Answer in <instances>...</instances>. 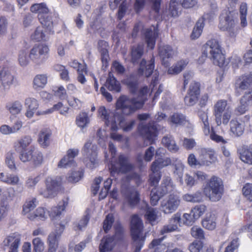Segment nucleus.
<instances>
[{
    "label": "nucleus",
    "mask_w": 252,
    "mask_h": 252,
    "mask_svg": "<svg viewBox=\"0 0 252 252\" xmlns=\"http://www.w3.org/2000/svg\"><path fill=\"white\" fill-rule=\"evenodd\" d=\"M149 91L147 87H144L140 89L139 96L137 98L129 97L126 95L121 96L117 102V108L121 109L125 115H129L134 113L142 107L145 100L144 96Z\"/></svg>",
    "instance_id": "nucleus-1"
},
{
    "label": "nucleus",
    "mask_w": 252,
    "mask_h": 252,
    "mask_svg": "<svg viewBox=\"0 0 252 252\" xmlns=\"http://www.w3.org/2000/svg\"><path fill=\"white\" fill-rule=\"evenodd\" d=\"M223 190V185L220 179L213 176L206 183L203 192L212 201H218L221 198Z\"/></svg>",
    "instance_id": "nucleus-2"
},
{
    "label": "nucleus",
    "mask_w": 252,
    "mask_h": 252,
    "mask_svg": "<svg viewBox=\"0 0 252 252\" xmlns=\"http://www.w3.org/2000/svg\"><path fill=\"white\" fill-rule=\"evenodd\" d=\"M236 23L233 12L228 9L222 11L220 17L219 28L221 30L226 32L229 36L235 37L238 32Z\"/></svg>",
    "instance_id": "nucleus-3"
},
{
    "label": "nucleus",
    "mask_w": 252,
    "mask_h": 252,
    "mask_svg": "<svg viewBox=\"0 0 252 252\" xmlns=\"http://www.w3.org/2000/svg\"><path fill=\"white\" fill-rule=\"evenodd\" d=\"M206 46L213 63L220 67L222 66L225 63V58L219 41L215 39L210 40L206 43Z\"/></svg>",
    "instance_id": "nucleus-4"
},
{
    "label": "nucleus",
    "mask_w": 252,
    "mask_h": 252,
    "mask_svg": "<svg viewBox=\"0 0 252 252\" xmlns=\"http://www.w3.org/2000/svg\"><path fill=\"white\" fill-rule=\"evenodd\" d=\"M49 52L48 46L44 44L34 45L31 50L29 58L36 65L43 64L47 60Z\"/></svg>",
    "instance_id": "nucleus-5"
},
{
    "label": "nucleus",
    "mask_w": 252,
    "mask_h": 252,
    "mask_svg": "<svg viewBox=\"0 0 252 252\" xmlns=\"http://www.w3.org/2000/svg\"><path fill=\"white\" fill-rule=\"evenodd\" d=\"M97 146L93 144L90 140L87 141L82 149L83 155L86 157L85 163L86 166L91 169L96 167L98 164L97 160Z\"/></svg>",
    "instance_id": "nucleus-6"
},
{
    "label": "nucleus",
    "mask_w": 252,
    "mask_h": 252,
    "mask_svg": "<svg viewBox=\"0 0 252 252\" xmlns=\"http://www.w3.org/2000/svg\"><path fill=\"white\" fill-rule=\"evenodd\" d=\"M64 228V224L63 221L55 225V229L49 233L47 237L48 252H56L59 245V241Z\"/></svg>",
    "instance_id": "nucleus-7"
},
{
    "label": "nucleus",
    "mask_w": 252,
    "mask_h": 252,
    "mask_svg": "<svg viewBox=\"0 0 252 252\" xmlns=\"http://www.w3.org/2000/svg\"><path fill=\"white\" fill-rule=\"evenodd\" d=\"M121 192L124 198V204L134 206L140 200L139 193L136 189L129 185H123Z\"/></svg>",
    "instance_id": "nucleus-8"
},
{
    "label": "nucleus",
    "mask_w": 252,
    "mask_h": 252,
    "mask_svg": "<svg viewBox=\"0 0 252 252\" xmlns=\"http://www.w3.org/2000/svg\"><path fill=\"white\" fill-rule=\"evenodd\" d=\"M181 200L176 194H170L164 198L160 202V210L164 214H171L179 207Z\"/></svg>",
    "instance_id": "nucleus-9"
},
{
    "label": "nucleus",
    "mask_w": 252,
    "mask_h": 252,
    "mask_svg": "<svg viewBox=\"0 0 252 252\" xmlns=\"http://www.w3.org/2000/svg\"><path fill=\"white\" fill-rule=\"evenodd\" d=\"M46 187L39 189V193L45 198H53L60 189V183L56 178L48 177L45 181Z\"/></svg>",
    "instance_id": "nucleus-10"
},
{
    "label": "nucleus",
    "mask_w": 252,
    "mask_h": 252,
    "mask_svg": "<svg viewBox=\"0 0 252 252\" xmlns=\"http://www.w3.org/2000/svg\"><path fill=\"white\" fill-rule=\"evenodd\" d=\"M116 108H117V106ZM120 113L123 114L121 109L117 108V111L111 115L110 111L106 109L103 106H100L98 109V116L104 121L105 125L107 126H110L111 129L113 131L117 130V119H114V116L119 115Z\"/></svg>",
    "instance_id": "nucleus-11"
},
{
    "label": "nucleus",
    "mask_w": 252,
    "mask_h": 252,
    "mask_svg": "<svg viewBox=\"0 0 252 252\" xmlns=\"http://www.w3.org/2000/svg\"><path fill=\"white\" fill-rule=\"evenodd\" d=\"M111 161L112 163L110 169L112 174L120 172L126 173L131 171L133 168V166L129 162L127 158L122 155L119 156L118 161Z\"/></svg>",
    "instance_id": "nucleus-12"
},
{
    "label": "nucleus",
    "mask_w": 252,
    "mask_h": 252,
    "mask_svg": "<svg viewBox=\"0 0 252 252\" xmlns=\"http://www.w3.org/2000/svg\"><path fill=\"white\" fill-rule=\"evenodd\" d=\"M14 82V76L8 69L4 66H0V95L4 94Z\"/></svg>",
    "instance_id": "nucleus-13"
},
{
    "label": "nucleus",
    "mask_w": 252,
    "mask_h": 252,
    "mask_svg": "<svg viewBox=\"0 0 252 252\" xmlns=\"http://www.w3.org/2000/svg\"><path fill=\"white\" fill-rule=\"evenodd\" d=\"M131 231L133 240H140L141 246L145 241L143 235V224L141 219L136 215L132 216L131 219Z\"/></svg>",
    "instance_id": "nucleus-14"
},
{
    "label": "nucleus",
    "mask_w": 252,
    "mask_h": 252,
    "mask_svg": "<svg viewBox=\"0 0 252 252\" xmlns=\"http://www.w3.org/2000/svg\"><path fill=\"white\" fill-rule=\"evenodd\" d=\"M230 132L234 137L242 136L245 130V122L237 118L232 119L229 123Z\"/></svg>",
    "instance_id": "nucleus-15"
},
{
    "label": "nucleus",
    "mask_w": 252,
    "mask_h": 252,
    "mask_svg": "<svg viewBox=\"0 0 252 252\" xmlns=\"http://www.w3.org/2000/svg\"><path fill=\"white\" fill-rule=\"evenodd\" d=\"M25 105L27 108L25 116L29 119L33 117L35 113L37 115H39L37 112H41L39 111H36L39 107V103L38 100L34 98L28 97L26 98Z\"/></svg>",
    "instance_id": "nucleus-16"
},
{
    "label": "nucleus",
    "mask_w": 252,
    "mask_h": 252,
    "mask_svg": "<svg viewBox=\"0 0 252 252\" xmlns=\"http://www.w3.org/2000/svg\"><path fill=\"white\" fill-rule=\"evenodd\" d=\"M181 214L177 213L169 220L168 224L165 225L160 231L161 234L172 232L178 229V225L181 222Z\"/></svg>",
    "instance_id": "nucleus-17"
},
{
    "label": "nucleus",
    "mask_w": 252,
    "mask_h": 252,
    "mask_svg": "<svg viewBox=\"0 0 252 252\" xmlns=\"http://www.w3.org/2000/svg\"><path fill=\"white\" fill-rule=\"evenodd\" d=\"M200 156L202 157L203 161L209 162L208 164L205 165L209 166L211 164L215 163L218 160V158L215 150L210 148H201L199 149Z\"/></svg>",
    "instance_id": "nucleus-18"
},
{
    "label": "nucleus",
    "mask_w": 252,
    "mask_h": 252,
    "mask_svg": "<svg viewBox=\"0 0 252 252\" xmlns=\"http://www.w3.org/2000/svg\"><path fill=\"white\" fill-rule=\"evenodd\" d=\"M158 35V30L157 28L152 26L149 29H146L145 37L147 46L150 49H154L155 45L156 39Z\"/></svg>",
    "instance_id": "nucleus-19"
},
{
    "label": "nucleus",
    "mask_w": 252,
    "mask_h": 252,
    "mask_svg": "<svg viewBox=\"0 0 252 252\" xmlns=\"http://www.w3.org/2000/svg\"><path fill=\"white\" fill-rule=\"evenodd\" d=\"M174 51L169 45H163L159 47L158 54L162 60V63L167 66L168 60L171 59L174 55Z\"/></svg>",
    "instance_id": "nucleus-20"
},
{
    "label": "nucleus",
    "mask_w": 252,
    "mask_h": 252,
    "mask_svg": "<svg viewBox=\"0 0 252 252\" xmlns=\"http://www.w3.org/2000/svg\"><path fill=\"white\" fill-rule=\"evenodd\" d=\"M158 129L154 124L144 126L141 130V133L144 137L148 139L150 143H153L157 136Z\"/></svg>",
    "instance_id": "nucleus-21"
},
{
    "label": "nucleus",
    "mask_w": 252,
    "mask_h": 252,
    "mask_svg": "<svg viewBox=\"0 0 252 252\" xmlns=\"http://www.w3.org/2000/svg\"><path fill=\"white\" fill-rule=\"evenodd\" d=\"M176 188L170 176H164L163 178L159 191L161 195H164L173 191Z\"/></svg>",
    "instance_id": "nucleus-22"
},
{
    "label": "nucleus",
    "mask_w": 252,
    "mask_h": 252,
    "mask_svg": "<svg viewBox=\"0 0 252 252\" xmlns=\"http://www.w3.org/2000/svg\"><path fill=\"white\" fill-rule=\"evenodd\" d=\"M52 131L49 128H43L38 134V142L40 145L44 148H47L50 144V138Z\"/></svg>",
    "instance_id": "nucleus-23"
},
{
    "label": "nucleus",
    "mask_w": 252,
    "mask_h": 252,
    "mask_svg": "<svg viewBox=\"0 0 252 252\" xmlns=\"http://www.w3.org/2000/svg\"><path fill=\"white\" fill-rule=\"evenodd\" d=\"M154 58L153 57L149 63L146 64V62L144 60H142L140 63V68L138 73L141 75L145 77H149L152 73L154 68Z\"/></svg>",
    "instance_id": "nucleus-24"
},
{
    "label": "nucleus",
    "mask_w": 252,
    "mask_h": 252,
    "mask_svg": "<svg viewBox=\"0 0 252 252\" xmlns=\"http://www.w3.org/2000/svg\"><path fill=\"white\" fill-rule=\"evenodd\" d=\"M67 205V199H65L63 200L62 201L59 203L58 206L53 208L50 213H49L48 212V215L50 216L51 220H55L59 219L62 214V212L64 210Z\"/></svg>",
    "instance_id": "nucleus-25"
},
{
    "label": "nucleus",
    "mask_w": 252,
    "mask_h": 252,
    "mask_svg": "<svg viewBox=\"0 0 252 252\" xmlns=\"http://www.w3.org/2000/svg\"><path fill=\"white\" fill-rule=\"evenodd\" d=\"M173 166V175L179 178V182L181 185L184 184L183 176L185 166L182 161L178 159H175L172 163Z\"/></svg>",
    "instance_id": "nucleus-26"
},
{
    "label": "nucleus",
    "mask_w": 252,
    "mask_h": 252,
    "mask_svg": "<svg viewBox=\"0 0 252 252\" xmlns=\"http://www.w3.org/2000/svg\"><path fill=\"white\" fill-rule=\"evenodd\" d=\"M114 116V119H117V129L118 128V126H119L124 131H129L132 129L135 124V121L132 120L129 122H126L124 117L120 114L119 115H116Z\"/></svg>",
    "instance_id": "nucleus-27"
},
{
    "label": "nucleus",
    "mask_w": 252,
    "mask_h": 252,
    "mask_svg": "<svg viewBox=\"0 0 252 252\" xmlns=\"http://www.w3.org/2000/svg\"><path fill=\"white\" fill-rule=\"evenodd\" d=\"M232 115V110H227L226 111L222 113L214 115L215 116V122L218 126H220L221 124L226 126Z\"/></svg>",
    "instance_id": "nucleus-28"
},
{
    "label": "nucleus",
    "mask_w": 252,
    "mask_h": 252,
    "mask_svg": "<svg viewBox=\"0 0 252 252\" xmlns=\"http://www.w3.org/2000/svg\"><path fill=\"white\" fill-rule=\"evenodd\" d=\"M20 242V236L17 234H13L4 239L2 242V245L3 247L9 248V249L19 248Z\"/></svg>",
    "instance_id": "nucleus-29"
},
{
    "label": "nucleus",
    "mask_w": 252,
    "mask_h": 252,
    "mask_svg": "<svg viewBox=\"0 0 252 252\" xmlns=\"http://www.w3.org/2000/svg\"><path fill=\"white\" fill-rule=\"evenodd\" d=\"M172 163V160L169 158H158L151 164V170L156 171L160 169L167 166Z\"/></svg>",
    "instance_id": "nucleus-30"
},
{
    "label": "nucleus",
    "mask_w": 252,
    "mask_h": 252,
    "mask_svg": "<svg viewBox=\"0 0 252 252\" xmlns=\"http://www.w3.org/2000/svg\"><path fill=\"white\" fill-rule=\"evenodd\" d=\"M47 30H44L43 27H37L34 32L31 35V38L32 40L36 41H39L40 40H46L48 39L49 34L50 33Z\"/></svg>",
    "instance_id": "nucleus-31"
},
{
    "label": "nucleus",
    "mask_w": 252,
    "mask_h": 252,
    "mask_svg": "<svg viewBox=\"0 0 252 252\" xmlns=\"http://www.w3.org/2000/svg\"><path fill=\"white\" fill-rule=\"evenodd\" d=\"M6 109L12 115L20 114L23 109V105L19 100H15L6 103Z\"/></svg>",
    "instance_id": "nucleus-32"
},
{
    "label": "nucleus",
    "mask_w": 252,
    "mask_h": 252,
    "mask_svg": "<svg viewBox=\"0 0 252 252\" xmlns=\"http://www.w3.org/2000/svg\"><path fill=\"white\" fill-rule=\"evenodd\" d=\"M68 109L67 106H64L62 102H58L54 105L52 108L43 112H38L37 114L38 115H45L52 113L55 111H59L61 115H66L68 112Z\"/></svg>",
    "instance_id": "nucleus-33"
},
{
    "label": "nucleus",
    "mask_w": 252,
    "mask_h": 252,
    "mask_svg": "<svg viewBox=\"0 0 252 252\" xmlns=\"http://www.w3.org/2000/svg\"><path fill=\"white\" fill-rule=\"evenodd\" d=\"M75 122L79 127L84 129L88 126L90 123V119L88 113L82 112L76 116Z\"/></svg>",
    "instance_id": "nucleus-34"
},
{
    "label": "nucleus",
    "mask_w": 252,
    "mask_h": 252,
    "mask_svg": "<svg viewBox=\"0 0 252 252\" xmlns=\"http://www.w3.org/2000/svg\"><path fill=\"white\" fill-rule=\"evenodd\" d=\"M202 224L207 229L214 230L217 225L215 215L212 214H207L205 218L202 221Z\"/></svg>",
    "instance_id": "nucleus-35"
},
{
    "label": "nucleus",
    "mask_w": 252,
    "mask_h": 252,
    "mask_svg": "<svg viewBox=\"0 0 252 252\" xmlns=\"http://www.w3.org/2000/svg\"><path fill=\"white\" fill-rule=\"evenodd\" d=\"M47 83V76L45 74L36 75L33 80V88L35 90L43 89Z\"/></svg>",
    "instance_id": "nucleus-36"
},
{
    "label": "nucleus",
    "mask_w": 252,
    "mask_h": 252,
    "mask_svg": "<svg viewBox=\"0 0 252 252\" xmlns=\"http://www.w3.org/2000/svg\"><path fill=\"white\" fill-rule=\"evenodd\" d=\"M48 212L43 207H38L32 214L28 215V219L32 220H44L47 218Z\"/></svg>",
    "instance_id": "nucleus-37"
},
{
    "label": "nucleus",
    "mask_w": 252,
    "mask_h": 252,
    "mask_svg": "<svg viewBox=\"0 0 252 252\" xmlns=\"http://www.w3.org/2000/svg\"><path fill=\"white\" fill-rule=\"evenodd\" d=\"M162 143L173 153H176L179 150V147L177 145L173 137L170 135L164 136L162 139Z\"/></svg>",
    "instance_id": "nucleus-38"
},
{
    "label": "nucleus",
    "mask_w": 252,
    "mask_h": 252,
    "mask_svg": "<svg viewBox=\"0 0 252 252\" xmlns=\"http://www.w3.org/2000/svg\"><path fill=\"white\" fill-rule=\"evenodd\" d=\"M199 155H200V151H199ZM188 163L192 167H196L200 166H204L205 165L208 164L209 162L204 161L202 157L199 156V159L198 160L195 156L193 154H190L189 155L188 158Z\"/></svg>",
    "instance_id": "nucleus-39"
},
{
    "label": "nucleus",
    "mask_w": 252,
    "mask_h": 252,
    "mask_svg": "<svg viewBox=\"0 0 252 252\" xmlns=\"http://www.w3.org/2000/svg\"><path fill=\"white\" fill-rule=\"evenodd\" d=\"M227 110H232V109L229 105H228L227 100L220 99L215 104L213 108V114L222 113L226 111Z\"/></svg>",
    "instance_id": "nucleus-40"
},
{
    "label": "nucleus",
    "mask_w": 252,
    "mask_h": 252,
    "mask_svg": "<svg viewBox=\"0 0 252 252\" xmlns=\"http://www.w3.org/2000/svg\"><path fill=\"white\" fill-rule=\"evenodd\" d=\"M115 244L114 237H104L99 246L100 252H105L111 250Z\"/></svg>",
    "instance_id": "nucleus-41"
},
{
    "label": "nucleus",
    "mask_w": 252,
    "mask_h": 252,
    "mask_svg": "<svg viewBox=\"0 0 252 252\" xmlns=\"http://www.w3.org/2000/svg\"><path fill=\"white\" fill-rule=\"evenodd\" d=\"M30 10L32 12L38 13V17L41 15L48 14L49 12V10L45 3L32 4L30 8Z\"/></svg>",
    "instance_id": "nucleus-42"
},
{
    "label": "nucleus",
    "mask_w": 252,
    "mask_h": 252,
    "mask_svg": "<svg viewBox=\"0 0 252 252\" xmlns=\"http://www.w3.org/2000/svg\"><path fill=\"white\" fill-rule=\"evenodd\" d=\"M198 115L203 125V130L204 133L206 135H209L210 133V128L207 112L203 111H199Z\"/></svg>",
    "instance_id": "nucleus-43"
},
{
    "label": "nucleus",
    "mask_w": 252,
    "mask_h": 252,
    "mask_svg": "<svg viewBox=\"0 0 252 252\" xmlns=\"http://www.w3.org/2000/svg\"><path fill=\"white\" fill-rule=\"evenodd\" d=\"M183 199L187 202L199 203L202 201L203 196L200 191H197L193 193H186L183 195Z\"/></svg>",
    "instance_id": "nucleus-44"
},
{
    "label": "nucleus",
    "mask_w": 252,
    "mask_h": 252,
    "mask_svg": "<svg viewBox=\"0 0 252 252\" xmlns=\"http://www.w3.org/2000/svg\"><path fill=\"white\" fill-rule=\"evenodd\" d=\"M108 46L107 43L104 40H99L98 42V48L101 54V59L102 63L104 64H107L109 57L108 52L107 49Z\"/></svg>",
    "instance_id": "nucleus-45"
},
{
    "label": "nucleus",
    "mask_w": 252,
    "mask_h": 252,
    "mask_svg": "<svg viewBox=\"0 0 252 252\" xmlns=\"http://www.w3.org/2000/svg\"><path fill=\"white\" fill-rule=\"evenodd\" d=\"M51 13L49 12L48 14H45L44 16L41 15L39 17V20L42 25V26L47 28V30L51 33H53L52 28L53 23L52 21Z\"/></svg>",
    "instance_id": "nucleus-46"
},
{
    "label": "nucleus",
    "mask_w": 252,
    "mask_h": 252,
    "mask_svg": "<svg viewBox=\"0 0 252 252\" xmlns=\"http://www.w3.org/2000/svg\"><path fill=\"white\" fill-rule=\"evenodd\" d=\"M32 139L31 136L26 135L21 137L15 143L16 148L20 150L27 149V148L31 144Z\"/></svg>",
    "instance_id": "nucleus-47"
},
{
    "label": "nucleus",
    "mask_w": 252,
    "mask_h": 252,
    "mask_svg": "<svg viewBox=\"0 0 252 252\" xmlns=\"http://www.w3.org/2000/svg\"><path fill=\"white\" fill-rule=\"evenodd\" d=\"M163 237L154 239L149 246V252H162L164 246L162 244Z\"/></svg>",
    "instance_id": "nucleus-48"
},
{
    "label": "nucleus",
    "mask_w": 252,
    "mask_h": 252,
    "mask_svg": "<svg viewBox=\"0 0 252 252\" xmlns=\"http://www.w3.org/2000/svg\"><path fill=\"white\" fill-rule=\"evenodd\" d=\"M106 87L110 91H114L116 92L120 91V83L117 81L111 73L109 74V77L107 79Z\"/></svg>",
    "instance_id": "nucleus-49"
},
{
    "label": "nucleus",
    "mask_w": 252,
    "mask_h": 252,
    "mask_svg": "<svg viewBox=\"0 0 252 252\" xmlns=\"http://www.w3.org/2000/svg\"><path fill=\"white\" fill-rule=\"evenodd\" d=\"M186 122L185 116L179 113H174L168 119V122L176 126L184 125Z\"/></svg>",
    "instance_id": "nucleus-50"
},
{
    "label": "nucleus",
    "mask_w": 252,
    "mask_h": 252,
    "mask_svg": "<svg viewBox=\"0 0 252 252\" xmlns=\"http://www.w3.org/2000/svg\"><path fill=\"white\" fill-rule=\"evenodd\" d=\"M181 6L177 0H171L169 9L171 16L173 17L179 16L182 10Z\"/></svg>",
    "instance_id": "nucleus-51"
},
{
    "label": "nucleus",
    "mask_w": 252,
    "mask_h": 252,
    "mask_svg": "<svg viewBox=\"0 0 252 252\" xmlns=\"http://www.w3.org/2000/svg\"><path fill=\"white\" fill-rule=\"evenodd\" d=\"M38 204V201L35 198H33L31 200L27 201L23 207V213L25 215H26L28 218L29 214H32L33 213H31V211L33 210Z\"/></svg>",
    "instance_id": "nucleus-52"
},
{
    "label": "nucleus",
    "mask_w": 252,
    "mask_h": 252,
    "mask_svg": "<svg viewBox=\"0 0 252 252\" xmlns=\"http://www.w3.org/2000/svg\"><path fill=\"white\" fill-rule=\"evenodd\" d=\"M34 149V147L31 146L28 149L21 150L19 155L20 160L23 162L31 161Z\"/></svg>",
    "instance_id": "nucleus-53"
},
{
    "label": "nucleus",
    "mask_w": 252,
    "mask_h": 252,
    "mask_svg": "<svg viewBox=\"0 0 252 252\" xmlns=\"http://www.w3.org/2000/svg\"><path fill=\"white\" fill-rule=\"evenodd\" d=\"M188 63L187 60H181L175 65L170 67L168 70V73L170 74H177L183 70Z\"/></svg>",
    "instance_id": "nucleus-54"
},
{
    "label": "nucleus",
    "mask_w": 252,
    "mask_h": 252,
    "mask_svg": "<svg viewBox=\"0 0 252 252\" xmlns=\"http://www.w3.org/2000/svg\"><path fill=\"white\" fill-rule=\"evenodd\" d=\"M143 46L139 45L136 47H133L132 48L131 52V62L135 63L138 62L143 54Z\"/></svg>",
    "instance_id": "nucleus-55"
},
{
    "label": "nucleus",
    "mask_w": 252,
    "mask_h": 252,
    "mask_svg": "<svg viewBox=\"0 0 252 252\" xmlns=\"http://www.w3.org/2000/svg\"><path fill=\"white\" fill-rule=\"evenodd\" d=\"M16 158V153L12 151L8 152L6 155L5 163L8 168L12 170H15L17 169L15 164Z\"/></svg>",
    "instance_id": "nucleus-56"
},
{
    "label": "nucleus",
    "mask_w": 252,
    "mask_h": 252,
    "mask_svg": "<svg viewBox=\"0 0 252 252\" xmlns=\"http://www.w3.org/2000/svg\"><path fill=\"white\" fill-rule=\"evenodd\" d=\"M145 218L153 225L158 219V211L154 208L148 207L145 214Z\"/></svg>",
    "instance_id": "nucleus-57"
},
{
    "label": "nucleus",
    "mask_w": 252,
    "mask_h": 252,
    "mask_svg": "<svg viewBox=\"0 0 252 252\" xmlns=\"http://www.w3.org/2000/svg\"><path fill=\"white\" fill-rule=\"evenodd\" d=\"M203 27L204 23L203 19L198 20L190 35L191 38L192 39H195L198 38L202 33Z\"/></svg>",
    "instance_id": "nucleus-58"
},
{
    "label": "nucleus",
    "mask_w": 252,
    "mask_h": 252,
    "mask_svg": "<svg viewBox=\"0 0 252 252\" xmlns=\"http://www.w3.org/2000/svg\"><path fill=\"white\" fill-rule=\"evenodd\" d=\"M43 155L41 152L37 150L35 148L31 160L33 165L35 167H38L43 162Z\"/></svg>",
    "instance_id": "nucleus-59"
},
{
    "label": "nucleus",
    "mask_w": 252,
    "mask_h": 252,
    "mask_svg": "<svg viewBox=\"0 0 252 252\" xmlns=\"http://www.w3.org/2000/svg\"><path fill=\"white\" fill-rule=\"evenodd\" d=\"M83 172L81 170L72 171L66 176V180L69 183H76L83 177Z\"/></svg>",
    "instance_id": "nucleus-60"
},
{
    "label": "nucleus",
    "mask_w": 252,
    "mask_h": 252,
    "mask_svg": "<svg viewBox=\"0 0 252 252\" xmlns=\"http://www.w3.org/2000/svg\"><path fill=\"white\" fill-rule=\"evenodd\" d=\"M248 7L246 3H242L240 6V14L241 19V25L242 27H245L247 25L246 17L247 15Z\"/></svg>",
    "instance_id": "nucleus-61"
},
{
    "label": "nucleus",
    "mask_w": 252,
    "mask_h": 252,
    "mask_svg": "<svg viewBox=\"0 0 252 252\" xmlns=\"http://www.w3.org/2000/svg\"><path fill=\"white\" fill-rule=\"evenodd\" d=\"M29 58L28 53L25 50H20L18 54V62L19 65L23 67L27 66L29 63Z\"/></svg>",
    "instance_id": "nucleus-62"
},
{
    "label": "nucleus",
    "mask_w": 252,
    "mask_h": 252,
    "mask_svg": "<svg viewBox=\"0 0 252 252\" xmlns=\"http://www.w3.org/2000/svg\"><path fill=\"white\" fill-rule=\"evenodd\" d=\"M206 211V207L204 205H196L191 210V214L195 220L199 219Z\"/></svg>",
    "instance_id": "nucleus-63"
},
{
    "label": "nucleus",
    "mask_w": 252,
    "mask_h": 252,
    "mask_svg": "<svg viewBox=\"0 0 252 252\" xmlns=\"http://www.w3.org/2000/svg\"><path fill=\"white\" fill-rule=\"evenodd\" d=\"M240 159L244 162L252 164V153L250 151L245 149L242 147L240 152Z\"/></svg>",
    "instance_id": "nucleus-64"
}]
</instances>
